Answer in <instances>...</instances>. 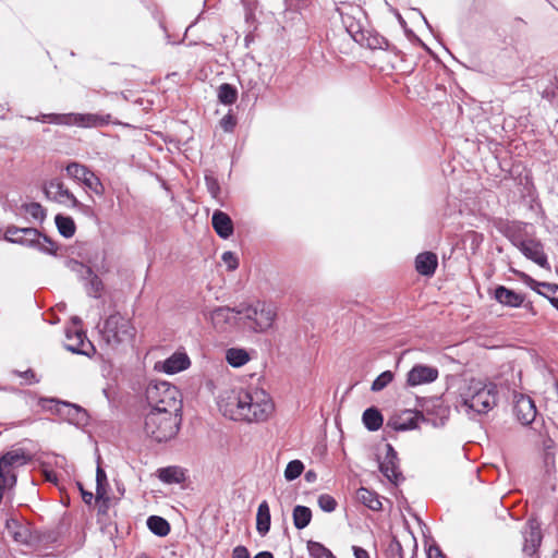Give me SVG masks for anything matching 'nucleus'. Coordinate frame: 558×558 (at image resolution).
Returning a JSON list of instances; mask_svg holds the SVG:
<instances>
[{"label": "nucleus", "mask_w": 558, "mask_h": 558, "mask_svg": "<svg viewBox=\"0 0 558 558\" xmlns=\"http://www.w3.org/2000/svg\"><path fill=\"white\" fill-rule=\"evenodd\" d=\"M218 408L230 420L253 423L267 420L274 411V403L263 389H232L220 395Z\"/></svg>", "instance_id": "1"}, {"label": "nucleus", "mask_w": 558, "mask_h": 558, "mask_svg": "<svg viewBox=\"0 0 558 558\" xmlns=\"http://www.w3.org/2000/svg\"><path fill=\"white\" fill-rule=\"evenodd\" d=\"M336 11L340 15L348 34L360 46L372 50H387L389 48V43L384 36L367 27L368 19L361 5L350 2H340Z\"/></svg>", "instance_id": "2"}, {"label": "nucleus", "mask_w": 558, "mask_h": 558, "mask_svg": "<svg viewBox=\"0 0 558 558\" xmlns=\"http://www.w3.org/2000/svg\"><path fill=\"white\" fill-rule=\"evenodd\" d=\"M422 411L404 410L402 413L390 417L387 427L396 432L414 430L418 428L421 421L430 422L433 426H444L449 417L450 409L444 404L440 398L426 399L421 403Z\"/></svg>", "instance_id": "3"}, {"label": "nucleus", "mask_w": 558, "mask_h": 558, "mask_svg": "<svg viewBox=\"0 0 558 558\" xmlns=\"http://www.w3.org/2000/svg\"><path fill=\"white\" fill-rule=\"evenodd\" d=\"M497 386L481 380H471L461 395V408L470 417L488 413L497 404Z\"/></svg>", "instance_id": "4"}, {"label": "nucleus", "mask_w": 558, "mask_h": 558, "mask_svg": "<svg viewBox=\"0 0 558 558\" xmlns=\"http://www.w3.org/2000/svg\"><path fill=\"white\" fill-rule=\"evenodd\" d=\"M3 239L7 242L35 248L41 253L53 255L58 246L53 240L43 234L36 228H20L8 226Z\"/></svg>", "instance_id": "5"}, {"label": "nucleus", "mask_w": 558, "mask_h": 558, "mask_svg": "<svg viewBox=\"0 0 558 558\" xmlns=\"http://www.w3.org/2000/svg\"><path fill=\"white\" fill-rule=\"evenodd\" d=\"M181 415L161 414L149 411L145 415V434L157 442L172 439L179 432Z\"/></svg>", "instance_id": "6"}, {"label": "nucleus", "mask_w": 558, "mask_h": 558, "mask_svg": "<svg viewBox=\"0 0 558 558\" xmlns=\"http://www.w3.org/2000/svg\"><path fill=\"white\" fill-rule=\"evenodd\" d=\"M236 314L245 320V324L255 332H265L272 327L277 313L271 304L257 301L248 305L236 307Z\"/></svg>", "instance_id": "7"}, {"label": "nucleus", "mask_w": 558, "mask_h": 558, "mask_svg": "<svg viewBox=\"0 0 558 558\" xmlns=\"http://www.w3.org/2000/svg\"><path fill=\"white\" fill-rule=\"evenodd\" d=\"M135 332L131 320L120 313L111 314L100 330L102 340L110 347L131 341L135 337Z\"/></svg>", "instance_id": "8"}, {"label": "nucleus", "mask_w": 558, "mask_h": 558, "mask_svg": "<svg viewBox=\"0 0 558 558\" xmlns=\"http://www.w3.org/2000/svg\"><path fill=\"white\" fill-rule=\"evenodd\" d=\"M112 122L111 114L101 113H48V123L84 129L101 128Z\"/></svg>", "instance_id": "9"}, {"label": "nucleus", "mask_w": 558, "mask_h": 558, "mask_svg": "<svg viewBox=\"0 0 558 558\" xmlns=\"http://www.w3.org/2000/svg\"><path fill=\"white\" fill-rule=\"evenodd\" d=\"M44 193L47 199L69 208H75L83 214H88L92 208L81 203L65 186L62 180L54 178L44 184Z\"/></svg>", "instance_id": "10"}, {"label": "nucleus", "mask_w": 558, "mask_h": 558, "mask_svg": "<svg viewBox=\"0 0 558 558\" xmlns=\"http://www.w3.org/2000/svg\"><path fill=\"white\" fill-rule=\"evenodd\" d=\"M65 171L70 178L81 182L95 194H104L105 187L100 179L85 165L72 161L65 167Z\"/></svg>", "instance_id": "11"}, {"label": "nucleus", "mask_w": 558, "mask_h": 558, "mask_svg": "<svg viewBox=\"0 0 558 558\" xmlns=\"http://www.w3.org/2000/svg\"><path fill=\"white\" fill-rule=\"evenodd\" d=\"M522 551L529 558H539L538 548L543 541L541 523L537 519L531 518L522 530Z\"/></svg>", "instance_id": "12"}, {"label": "nucleus", "mask_w": 558, "mask_h": 558, "mask_svg": "<svg viewBox=\"0 0 558 558\" xmlns=\"http://www.w3.org/2000/svg\"><path fill=\"white\" fill-rule=\"evenodd\" d=\"M48 401L50 403H54V412L62 420L77 427L87 425L88 414L87 411L82 407L70 402L59 401L56 399H49Z\"/></svg>", "instance_id": "13"}, {"label": "nucleus", "mask_w": 558, "mask_h": 558, "mask_svg": "<svg viewBox=\"0 0 558 558\" xmlns=\"http://www.w3.org/2000/svg\"><path fill=\"white\" fill-rule=\"evenodd\" d=\"M64 348L72 353L90 356L95 351L93 343L80 328H66Z\"/></svg>", "instance_id": "14"}, {"label": "nucleus", "mask_w": 558, "mask_h": 558, "mask_svg": "<svg viewBox=\"0 0 558 558\" xmlns=\"http://www.w3.org/2000/svg\"><path fill=\"white\" fill-rule=\"evenodd\" d=\"M513 413L522 425H530L536 418V405L531 397L520 393L514 396Z\"/></svg>", "instance_id": "15"}, {"label": "nucleus", "mask_w": 558, "mask_h": 558, "mask_svg": "<svg viewBox=\"0 0 558 558\" xmlns=\"http://www.w3.org/2000/svg\"><path fill=\"white\" fill-rule=\"evenodd\" d=\"M379 470L391 483L397 484L399 481L403 480L399 469L398 453L390 444L386 445V456L384 460L379 462Z\"/></svg>", "instance_id": "16"}, {"label": "nucleus", "mask_w": 558, "mask_h": 558, "mask_svg": "<svg viewBox=\"0 0 558 558\" xmlns=\"http://www.w3.org/2000/svg\"><path fill=\"white\" fill-rule=\"evenodd\" d=\"M520 252L527 259L534 262L539 267L549 270L550 265L547 255L544 252V245L536 239H527L526 243H520Z\"/></svg>", "instance_id": "17"}, {"label": "nucleus", "mask_w": 558, "mask_h": 558, "mask_svg": "<svg viewBox=\"0 0 558 558\" xmlns=\"http://www.w3.org/2000/svg\"><path fill=\"white\" fill-rule=\"evenodd\" d=\"M439 372L434 366L424 364L414 365L407 375V384L411 387L430 384L438 378Z\"/></svg>", "instance_id": "18"}, {"label": "nucleus", "mask_w": 558, "mask_h": 558, "mask_svg": "<svg viewBox=\"0 0 558 558\" xmlns=\"http://www.w3.org/2000/svg\"><path fill=\"white\" fill-rule=\"evenodd\" d=\"M181 397L179 389L167 381H150L146 388L148 403L160 402L159 399Z\"/></svg>", "instance_id": "19"}, {"label": "nucleus", "mask_w": 558, "mask_h": 558, "mask_svg": "<svg viewBox=\"0 0 558 558\" xmlns=\"http://www.w3.org/2000/svg\"><path fill=\"white\" fill-rule=\"evenodd\" d=\"M204 316L206 319H209L217 330H226L227 326L232 325L234 322V314H236V308H231L229 306H219L214 308L213 311H204Z\"/></svg>", "instance_id": "20"}, {"label": "nucleus", "mask_w": 558, "mask_h": 558, "mask_svg": "<svg viewBox=\"0 0 558 558\" xmlns=\"http://www.w3.org/2000/svg\"><path fill=\"white\" fill-rule=\"evenodd\" d=\"M5 530L9 536H11L14 542L21 545H28L32 541V533L28 525L17 518H7Z\"/></svg>", "instance_id": "21"}, {"label": "nucleus", "mask_w": 558, "mask_h": 558, "mask_svg": "<svg viewBox=\"0 0 558 558\" xmlns=\"http://www.w3.org/2000/svg\"><path fill=\"white\" fill-rule=\"evenodd\" d=\"M213 228L221 239H228L233 234V222L228 214L215 210L211 217Z\"/></svg>", "instance_id": "22"}, {"label": "nucleus", "mask_w": 558, "mask_h": 558, "mask_svg": "<svg viewBox=\"0 0 558 558\" xmlns=\"http://www.w3.org/2000/svg\"><path fill=\"white\" fill-rule=\"evenodd\" d=\"M438 266V257L433 252L420 253L415 258L416 271L426 277H432Z\"/></svg>", "instance_id": "23"}, {"label": "nucleus", "mask_w": 558, "mask_h": 558, "mask_svg": "<svg viewBox=\"0 0 558 558\" xmlns=\"http://www.w3.org/2000/svg\"><path fill=\"white\" fill-rule=\"evenodd\" d=\"M190 364L191 361L186 353L175 352L163 361L161 371L172 375L186 369Z\"/></svg>", "instance_id": "24"}, {"label": "nucleus", "mask_w": 558, "mask_h": 558, "mask_svg": "<svg viewBox=\"0 0 558 558\" xmlns=\"http://www.w3.org/2000/svg\"><path fill=\"white\" fill-rule=\"evenodd\" d=\"M494 298L497 302L509 307H520L524 302V296L504 286L495 289Z\"/></svg>", "instance_id": "25"}, {"label": "nucleus", "mask_w": 558, "mask_h": 558, "mask_svg": "<svg viewBox=\"0 0 558 558\" xmlns=\"http://www.w3.org/2000/svg\"><path fill=\"white\" fill-rule=\"evenodd\" d=\"M160 402L148 403L150 411H155L161 414L181 415L182 400L181 397L159 399Z\"/></svg>", "instance_id": "26"}, {"label": "nucleus", "mask_w": 558, "mask_h": 558, "mask_svg": "<svg viewBox=\"0 0 558 558\" xmlns=\"http://www.w3.org/2000/svg\"><path fill=\"white\" fill-rule=\"evenodd\" d=\"M157 477L165 484H181L185 481L184 470L177 465L160 468L157 470Z\"/></svg>", "instance_id": "27"}, {"label": "nucleus", "mask_w": 558, "mask_h": 558, "mask_svg": "<svg viewBox=\"0 0 558 558\" xmlns=\"http://www.w3.org/2000/svg\"><path fill=\"white\" fill-rule=\"evenodd\" d=\"M270 508L266 500H263L257 508L256 530L259 535L265 536L270 530Z\"/></svg>", "instance_id": "28"}, {"label": "nucleus", "mask_w": 558, "mask_h": 558, "mask_svg": "<svg viewBox=\"0 0 558 558\" xmlns=\"http://www.w3.org/2000/svg\"><path fill=\"white\" fill-rule=\"evenodd\" d=\"M362 422L366 429L376 432L383 426L384 416L377 408L371 407L363 412Z\"/></svg>", "instance_id": "29"}, {"label": "nucleus", "mask_w": 558, "mask_h": 558, "mask_svg": "<svg viewBox=\"0 0 558 558\" xmlns=\"http://www.w3.org/2000/svg\"><path fill=\"white\" fill-rule=\"evenodd\" d=\"M356 497L364 506L371 510L378 511L383 507L381 501L379 500V496L374 490L361 487L356 492Z\"/></svg>", "instance_id": "30"}, {"label": "nucleus", "mask_w": 558, "mask_h": 558, "mask_svg": "<svg viewBox=\"0 0 558 558\" xmlns=\"http://www.w3.org/2000/svg\"><path fill=\"white\" fill-rule=\"evenodd\" d=\"M54 222L59 233L63 238L70 239L75 234L76 226L72 217L58 214L54 217Z\"/></svg>", "instance_id": "31"}, {"label": "nucleus", "mask_w": 558, "mask_h": 558, "mask_svg": "<svg viewBox=\"0 0 558 558\" xmlns=\"http://www.w3.org/2000/svg\"><path fill=\"white\" fill-rule=\"evenodd\" d=\"M292 518L295 529L303 530L311 523L312 510L306 506L298 505L293 508Z\"/></svg>", "instance_id": "32"}, {"label": "nucleus", "mask_w": 558, "mask_h": 558, "mask_svg": "<svg viewBox=\"0 0 558 558\" xmlns=\"http://www.w3.org/2000/svg\"><path fill=\"white\" fill-rule=\"evenodd\" d=\"M147 527L149 529V531L159 536V537H163V536H167L170 532V524L169 522L162 518V517H159V515H150L148 517L147 519Z\"/></svg>", "instance_id": "33"}, {"label": "nucleus", "mask_w": 558, "mask_h": 558, "mask_svg": "<svg viewBox=\"0 0 558 558\" xmlns=\"http://www.w3.org/2000/svg\"><path fill=\"white\" fill-rule=\"evenodd\" d=\"M217 96L220 104L231 106L238 99V89L229 83H223L218 87Z\"/></svg>", "instance_id": "34"}, {"label": "nucleus", "mask_w": 558, "mask_h": 558, "mask_svg": "<svg viewBox=\"0 0 558 558\" xmlns=\"http://www.w3.org/2000/svg\"><path fill=\"white\" fill-rule=\"evenodd\" d=\"M227 362L233 367H241L250 360L248 353L244 349L231 348L226 353Z\"/></svg>", "instance_id": "35"}, {"label": "nucleus", "mask_w": 558, "mask_h": 558, "mask_svg": "<svg viewBox=\"0 0 558 558\" xmlns=\"http://www.w3.org/2000/svg\"><path fill=\"white\" fill-rule=\"evenodd\" d=\"M306 548L311 558H336L331 550L319 542L308 541Z\"/></svg>", "instance_id": "36"}, {"label": "nucleus", "mask_w": 558, "mask_h": 558, "mask_svg": "<svg viewBox=\"0 0 558 558\" xmlns=\"http://www.w3.org/2000/svg\"><path fill=\"white\" fill-rule=\"evenodd\" d=\"M86 292L92 298H99L104 289L101 279L92 270V275L88 276L87 280H84Z\"/></svg>", "instance_id": "37"}, {"label": "nucleus", "mask_w": 558, "mask_h": 558, "mask_svg": "<svg viewBox=\"0 0 558 558\" xmlns=\"http://www.w3.org/2000/svg\"><path fill=\"white\" fill-rule=\"evenodd\" d=\"M65 266L70 271L74 272L81 281L87 280L93 270L82 262L72 258L65 262Z\"/></svg>", "instance_id": "38"}, {"label": "nucleus", "mask_w": 558, "mask_h": 558, "mask_svg": "<svg viewBox=\"0 0 558 558\" xmlns=\"http://www.w3.org/2000/svg\"><path fill=\"white\" fill-rule=\"evenodd\" d=\"M240 84L246 93H251L254 98H257L260 92L259 80L256 77L244 74L240 77Z\"/></svg>", "instance_id": "39"}, {"label": "nucleus", "mask_w": 558, "mask_h": 558, "mask_svg": "<svg viewBox=\"0 0 558 558\" xmlns=\"http://www.w3.org/2000/svg\"><path fill=\"white\" fill-rule=\"evenodd\" d=\"M304 464L300 460H292L288 463L284 470V477L287 481L296 480L303 472Z\"/></svg>", "instance_id": "40"}, {"label": "nucleus", "mask_w": 558, "mask_h": 558, "mask_svg": "<svg viewBox=\"0 0 558 558\" xmlns=\"http://www.w3.org/2000/svg\"><path fill=\"white\" fill-rule=\"evenodd\" d=\"M534 284L542 286L547 289V293H544V298H546L550 304L558 310V284L548 282H534Z\"/></svg>", "instance_id": "41"}, {"label": "nucleus", "mask_w": 558, "mask_h": 558, "mask_svg": "<svg viewBox=\"0 0 558 558\" xmlns=\"http://www.w3.org/2000/svg\"><path fill=\"white\" fill-rule=\"evenodd\" d=\"M393 379V374L390 371H385L379 374L372 384V391H380L386 388Z\"/></svg>", "instance_id": "42"}, {"label": "nucleus", "mask_w": 558, "mask_h": 558, "mask_svg": "<svg viewBox=\"0 0 558 558\" xmlns=\"http://www.w3.org/2000/svg\"><path fill=\"white\" fill-rule=\"evenodd\" d=\"M23 207L35 220L43 221L46 218V210L39 203L25 204Z\"/></svg>", "instance_id": "43"}, {"label": "nucleus", "mask_w": 558, "mask_h": 558, "mask_svg": "<svg viewBox=\"0 0 558 558\" xmlns=\"http://www.w3.org/2000/svg\"><path fill=\"white\" fill-rule=\"evenodd\" d=\"M205 184H206L207 191L211 195V197L215 199H219L221 189H220V184H219L217 178H215L211 174H206L205 175Z\"/></svg>", "instance_id": "44"}, {"label": "nucleus", "mask_w": 558, "mask_h": 558, "mask_svg": "<svg viewBox=\"0 0 558 558\" xmlns=\"http://www.w3.org/2000/svg\"><path fill=\"white\" fill-rule=\"evenodd\" d=\"M317 502L319 508L325 512H332L337 508L336 499L328 494L319 495Z\"/></svg>", "instance_id": "45"}, {"label": "nucleus", "mask_w": 558, "mask_h": 558, "mask_svg": "<svg viewBox=\"0 0 558 558\" xmlns=\"http://www.w3.org/2000/svg\"><path fill=\"white\" fill-rule=\"evenodd\" d=\"M388 558H403V548L401 543L393 537L387 548Z\"/></svg>", "instance_id": "46"}, {"label": "nucleus", "mask_w": 558, "mask_h": 558, "mask_svg": "<svg viewBox=\"0 0 558 558\" xmlns=\"http://www.w3.org/2000/svg\"><path fill=\"white\" fill-rule=\"evenodd\" d=\"M229 270H235L239 267V259L233 252L227 251L221 256Z\"/></svg>", "instance_id": "47"}, {"label": "nucleus", "mask_w": 558, "mask_h": 558, "mask_svg": "<svg viewBox=\"0 0 558 558\" xmlns=\"http://www.w3.org/2000/svg\"><path fill=\"white\" fill-rule=\"evenodd\" d=\"M236 125V119L233 114L228 113L220 120V126L225 132H233Z\"/></svg>", "instance_id": "48"}, {"label": "nucleus", "mask_w": 558, "mask_h": 558, "mask_svg": "<svg viewBox=\"0 0 558 558\" xmlns=\"http://www.w3.org/2000/svg\"><path fill=\"white\" fill-rule=\"evenodd\" d=\"M555 454L556 450L544 451L543 459L548 473L555 468Z\"/></svg>", "instance_id": "49"}, {"label": "nucleus", "mask_w": 558, "mask_h": 558, "mask_svg": "<svg viewBox=\"0 0 558 558\" xmlns=\"http://www.w3.org/2000/svg\"><path fill=\"white\" fill-rule=\"evenodd\" d=\"M232 558H250V553L245 546L239 545L233 548Z\"/></svg>", "instance_id": "50"}, {"label": "nucleus", "mask_w": 558, "mask_h": 558, "mask_svg": "<svg viewBox=\"0 0 558 558\" xmlns=\"http://www.w3.org/2000/svg\"><path fill=\"white\" fill-rule=\"evenodd\" d=\"M541 436L543 437V440H542L543 451L556 450L555 441L547 434L544 436L541 434Z\"/></svg>", "instance_id": "51"}, {"label": "nucleus", "mask_w": 558, "mask_h": 558, "mask_svg": "<svg viewBox=\"0 0 558 558\" xmlns=\"http://www.w3.org/2000/svg\"><path fill=\"white\" fill-rule=\"evenodd\" d=\"M78 489L82 495V499L86 505H90L94 500V495L90 492H87L84 489L83 485L81 483H77Z\"/></svg>", "instance_id": "52"}, {"label": "nucleus", "mask_w": 558, "mask_h": 558, "mask_svg": "<svg viewBox=\"0 0 558 558\" xmlns=\"http://www.w3.org/2000/svg\"><path fill=\"white\" fill-rule=\"evenodd\" d=\"M107 487H108V483H101L100 485L96 484V499L107 498V496H108Z\"/></svg>", "instance_id": "53"}, {"label": "nucleus", "mask_w": 558, "mask_h": 558, "mask_svg": "<svg viewBox=\"0 0 558 558\" xmlns=\"http://www.w3.org/2000/svg\"><path fill=\"white\" fill-rule=\"evenodd\" d=\"M427 558H446L438 546H430L427 549Z\"/></svg>", "instance_id": "54"}, {"label": "nucleus", "mask_w": 558, "mask_h": 558, "mask_svg": "<svg viewBox=\"0 0 558 558\" xmlns=\"http://www.w3.org/2000/svg\"><path fill=\"white\" fill-rule=\"evenodd\" d=\"M509 240L511 243L520 250V243H526L527 239H523L520 234L517 233H509L508 234Z\"/></svg>", "instance_id": "55"}, {"label": "nucleus", "mask_w": 558, "mask_h": 558, "mask_svg": "<svg viewBox=\"0 0 558 558\" xmlns=\"http://www.w3.org/2000/svg\"><path fill=\"white\" fill-rule=\"evenodd\" d=\"M108 483L105 470L98 465L96 470V484Z\"/></svg>", "instance_id": "56"}, {"label": "nucleus", "mask_w": 558, "mask_h": 558, "mask_svg": "<svg viewBox=\"0 0 558 558\" xmlns=\"http://www.w3.org/2000/svg\"><path fill=\"white\" fill-rule=\"evenodd\" d=\"M97 501H99V507H98V512L99 513H107L108 509H109V505H110V497L107 496V498L105 499H96Z\"/></svg>", "instance_id": "57"}, {"label": "nucleus", "mask_w": 558, "mask_h": 558, "mask_svg": "<svg viewBox=\"0 0 558 558\" xmlns=\"http://www.w3.org/2000/svg\"><path fill=\"white\" fill-rule=\"evenodd\" d=\"M534 282H537L536 280L532 279V278H529V287L535 291L536 293H538L539 295H543L544 296V293H547V289L543 288L542 286H536L534 284Z\"/></svg>", "instance_id": "58"}, {"label": "nucleus", "mask_w": 558, "mask_h": 558, "mask_svg": "<svg viewBox=\"0 0 558 558\" xmlns=\"http://www.w3.org/2000/svg\"><path fill=\"white\" fill-rule=\"evenodd\" d=\"M352 550L355 558H371L367 550L360 546H353Z\"/></svg>", "instance_id": "59"}, {"label": "nucleus", "mask_w": 558, "mask_h": 558, "mask_svg": "<svg viewBox=\"0 0 558 558\" xmlns=\"http://www.w3.org/2000/svg\"><path fill=\"white\" fill-rule=\"evenodd\" d=\"M21 376L24 377L25 379H29V380H33L35 383L38 381V379H36L35 373L32 369L25 371L24 373L21 374Z\"/></svg>", "instance_id": "60"}, {"label": "nucleus", "mask_w": 558, "mask_h": 558, "mask_svg": "<svg viewBox=\"0 0 558 558\" xmlns=\"http://www.w3.org/2000/svg\"><path fill=\"white\" fill-rule=\"evenodd\" d=\"M26 119L27 120L38 121V122H41V123H48V113H40L39 116H37L35 118L27 117Z\"/></svg>", "instance_id": "61"}, {"label": "nucleus", "mask_w": 558, "mask_h": 558, "mask_svg": "<svg viewBox=\"0 0 558 558\" xmlns=\"http://www.w3.org/2000/svg\"><path fill=\"white\" fill-rule=\"evenodd\" d=\"M304 478H305V481H306V482H308V483H313V482H315V481H316L317 475H316V473H315L313 470H308V471L305 473Z\"/></svg>", "instance_id": "62"}, {"label": "nucleus", "mask_w": 558, "mask_h": 558, "mask_svg": "<svg viewBox=\"0 0 558 558\" xmlns=\"http://www.w3.org/2000/svg\"><path fill=\"white\" fill-rule=\"evenodd\" d=\"M45 477L48 482L57 483L58 476L53 471H45Z\"/></svg>", "instance_id": "63"}, {"label": "nucleus", "mask_w": 558, "mask_h": 558, "mask_svg": "<svg viewBox=\"0 0 558 558\" xmlns=\"http://www.w3.org/2000/svg\"><path fill=\"white\" fill-rule=\"evenodd\" d=\"M254 558H274V555L270 551H259Z\"/></svg>", "instance_id": "64"}]
</instances>
